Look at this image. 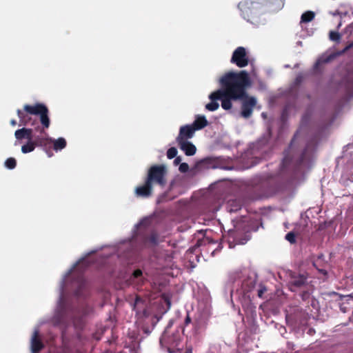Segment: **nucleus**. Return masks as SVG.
I'll list each match as a JSON object with an SVG mask.
<instances>
[{
    "instance_id": "nucleus-1",
    "label": "nucleus",
    "mask_w": 353,
    "mask_h": 353,
    "mask_svg": "<svg viewBox=\"0 0 353 353\" xmlns=\"http://www.w3.org/2000/svg\"><path fill=\"white\" fill-rule=\"evenodd\" d=\"M221 88L212 92L209 98L220 100L221 107L228 110L232 108V101H241V115L245 119L250 118L256 105V99L250 96L247 90L251 86L249 74L245 70L230 71L219 79Z\"/></svg>"
},
{
    "instance_id": "nucleus-2",
    "label": "nucleus",
    "mask_w": 353,
    "mask_h": 353,
    "mask_svg": "<svg viewBox=\"0 0 353 353\" xmlns=\"http://www.w3.org/2000/svg\"><path fill=\"white\" fill-rule=\"evenodd\" d=\"M19 118L20 125L34 126L32 132V141L38 142L37 147H41L47 150L51 147L52 139L49 137L46 130L50 128V119L48 107L41 103L34 105L26 104L23 110H17Z\"/></svg>"
},
{
    "instance_id": "nucleus-3",
    "label": "nucleus",
    "mask_w": 353,
    "mask_h": 353,
    "mask_svg": "<svg viewBox=\"0 0 353 353\" xmlns=\"http://www.w3.org/2000/svg\"><path fill=\"white\" fill-rule=\"evenodd\" d=\"M283 6L284 0H242L238 4L243 18L254 25L261 22L266 9L277 12Z\"/></svg>"
},
{
    "instance_id": "nucleus-4",
    "label": "nucleus",
    "mask_w": 353,
    "mask_h": 353,
    "mask_svg": "<svg viewBox=\"0 0 353 353\" xmlns=\"http://www.w3.org/2000/svg\"><path fill=\"white\" fill-rule=\"evenodd\" d=\"M183 327H173L170 321L162 333L159 343L161 347L168 353H178L183 348Z\"/></svg>"
},
{
    "instance_id": "nucleus-5",
    "label": "nucleus",
    "mask_w": 353,
    "mask_h": 353,
    "mask_svg": "<svg viewBox=\"0 0 353 353\" xmlns=\"http://www.w3.org/2000/svg\"><path fill=\"white\" fill-rule=\"evenodd\" d=\"M308 145L301 153L298 154L297 150L294 146V139L292 140L288 148L284 151L283 159L281 162V170H299L303 165L310 161L311 153L308 152Z\"/></svg>"
},
{
    "instance_id": "nucleus-6",
    "label": "nucleus",
    "mask_w": 353,
    "mask_h": 353,
    "mask_svg": "<svg viewBox=\"0 0 353 353\" xmlns=\"http://www.w3.org/2000/svg\"><path fill=\"white\" fill-rule=\"evenodd\" d=\"M167 168L163 164L153 165L148 170L145 180L152 185H157L163 188L167 183Z\"/></svg>"
},
{
    "instance_id": "nucleus-7",
    "label": "nucleus",
    "mask_w": 353,
    "mask_h": 353,
    "mask_svg": "<svg viewBox=\"0 0 353 353\" xmlns=\"http://www.w3.org/2000/svg\"><path fill=\"white\" fill-rule=\"evenodd\" d=\"M230 62L239 68L246 67L249 64V57L244 47L236 48L232 53Z\"/></svg>"
},
{
    "instance_id": "nucleus-8",
    "label": "nucleus",
    "mask_w": 353,
    "mask_h": 353,
    "mask_svg": "<svg viewBox=\"0 0 353 353\" xmlns=\"http://www.w3.org/2000/svg\"><path fill=\"white\" fill-rule=\"evenodd\" d=\"M307 276L304 274L296 275L294 273L290 274V280L289 281L290 290L296 292L299 289L304 288L307 286Z\"/></svg>"
},
{
    "instance_id": "nucleus-9",
    "label": "nucleus",
    "mask_w": 353,
    "mask_h": 353,
    "mask_svg": "<svg viewBox=\"0 0 353 353\" xmlns=\"http://www.w3.org/2000/svg\"><path fill=\"white\" fill-rule=\"evenodd\" d=\"M195 130L191 125H185L180 128L179 134L176 139V142L188 141L194 135Z\"/></svg>"
},
{
    "instance_id": "nucleus-10",
    "label": "nucleus",
    "mask_w": 353,
    "mask_h": 353,
    "mask_svg": "<svg viewBox=\"0 0 353 353\" xmlns=\"http://www.w3.org/2000/svg\"><path fill=\"white\" fill-rule=\"evenodd\" d=\"M134 193L137 197L148 198L152 195V185L146 180L143 185L135 188Z\"/></svg>"
},
{
    "instance_id": "nucleus-11",
    "label": "nucleus",
    "mask_w": 353,
    "mask_h": 353,
    "mask_svg": "<svg viewBox=\"0 0 353 353\" xmlns=\"http://www.w3.org/2000/svg\"><path fill=\"white\" fill-rule=\"evenodd\" d=\"M44 348V344L39 338V332L34 331L30 341V349L32 353H39Z\"/></svg>"
},
{
    "instance_id": "nucleus-12",
    "label": "nucleus",
    "mask_w": 353,
    "mask_h": 353,
    "mask_svg": "<svg viewBox=\"0 0 353 353\" xmlns=\"http://www.w3.org/2000/svg\"><path fill=\"white\" fill-rule=\"evenodd\" d=\"M32 132H34L32 128H22L15 131L14 136L15 138L19 141L23 139H27L29 141L32 139Z\"/></svg>"
},
{
    "instance_id": "nucleus-13",
    "label": "nucleus",
    "mask_w": 353,
    "mask_h": 353,
    "mask_svg": "<svg viewBox=\"0 0 353 353\" xmlns=\"http://www.w3.org/2000/svg\"><path fill=\"white\" fill-rule=\"evenodd\" d=\"M180 149L183 150L185 155L187 156H192L196 153V146L191 143L190 141H182L177 143Z\"/></svg>"
},
{
    "instance_id": "nucleus-14",
    "label": "nucleus",
    "mask_w": 353,
    "mask_h": 353,
    "mask_svg": "<svg viewBox=\"0 0 353 353\" xmlns=\"http://www.w3.org/2000/svg\"><path fill=\"white\" fill-rule=\"evenodd\" d=\"M243 202L240 199H230L226 203V210L229 212H236L241 210Z\"/></svg>"
},
{
    "instance_id": "nucleus-15",
    "label": "nucleus",
    "mask_w": 353,
    "mask_h": 353,
    "mask_svg": "<svg viewBox=\"0 0 353 353\" xmlns=\"http://www.w3.org/2000/svg\"><path fill=\"white\" fill-rule=\"evenodd\" d=\"M208 124V122L205 116H197L191 125L196 131L204 128Z\"/></svg>"
},
{
    "instance_id": "nucleus-16",
    "label": "nucleus",
    "mask_w": 353,
    "mask_h": 353,
    "mask_svg": "<svg viewBox=\"0 0 353 353\" xmlns=\"http://www.w3.org/2000/svg\"><path fill=\"white\" fill-rule=\"evenodd\" d=\"M130 282L132 284L139 285L143 281V272L140 269L135 270L130 277Z\"/></svg>"
},
{
    "instance_id": "nucleus-17",
    "label": "nucleus",
    "mask_w": 353,
    "mask_h": 353,
    "mask_svg": "<svg viewBox=\"0 0 353 353\" xmlns=\"http://www.w3.org/2000/svg\"><path fill=\"white\" fill-rule=\"evenodd\" d=\"M52 143L53 144V149L55 151H59V150H63V148H65L66 147V145H67V142H66L65 139L63 137H60L57 139H52Z\"/></svg>"
},
{
    "instance_id": "nucleus-18",
    "label": "nucleus",
    "mask_w": 353,
    "mask_h": 353,
    "mask_svg": "<svg viewBox=\"0 0 353 353\" xmlns=\"http://www.w3.org/2000/svg\"><path fill=\"white\" fill-rule=\"evenodd\" d=\"M36 147H37V142H33L32 139H30L26 144L21 146V152L24 154L29 153L34 151Z\"/></svg>"
},
{
    "instance_id": "nucleus-19",
    "label": "nucleus",
    "mask_w": 353,
    "mask_h": 353,
    "mask_svg": "<svg viewBox=\"0 0 353 353\" xmlns=\"http://www.w3.org/2000/svg\"><path fill=\"white\" fill-rule=\"evenodd\" d=\"M229 236H230V237H232L233 238V242L235 244L243 245V244L246 243V242L248 241V239H246V238H243V239L238 238L237 232H235V231L230 230L229 231Z\"/></svg>"
},
{
    "instance_id": "nucleus-20",
    "label": "nucleus",
    "mask_w": 353,
    "mask_h": 353,
    "mask_svg": "<svg viewBox=\"0 0 353 353\" xmlns=\"http://www.w3.org/2000/svg\"><path fill=\"white\" fill-rule=\"evenodd\" d=\"M315 17V14L312 11H307L302 14L301 17V22L308 23L312 21Z\"/></svg>"
},
{
    "instance_id": "nucleus-21",
    "label": "nucleus",
    "mask_w": 353,
    "mask_h": 353,
    "mask_svg": "<svg viewBox=\"0 0 353 353\" xmlns=\"http://www.w3.org/2000/svg\"><path fill=\"white\" fill-rule=\"evenodd\" d=\"M5 165L8 169H10V170L14 169L17 165L16 159L12 157H10V158L7 159L6 161H5Z\"/></svg>"
},
{
    "instance_id": "nucleus-22",
    "label": "nucleus",
    "mask_w": 353,
    "mask_h": 353,
    "mask_svg": "<svg viewBox=\"0 0 353 353\" xmlns=\"http://www.w3.org/2000/svg\"><path fill=\"white\" fill-rule=\"evenodd\" d=\"M210 99L212 101L210 103H208L205 105V108L210 111H215L219 108V103L216 101V100H212L210 98Z\"/></svg>"
},
{
    "instance_id": "nucleus-23",
    "label": "nucleus",
    "mask_w": 353,
    "mask_h": 353,
    "mask_svg": "<svg viewBox=\"0 0 353 353\" xmlns=\"http://www.w3.org/2000/svg\"><path fill=\"white\" fill-rule=\"evenodd\" d=\"M177 154V150L174 147H172L169 148L167 151V157L169 159H172L174 158Z\"/></svg>"
},
{
    "instance_id": "nucleus-24",
    "label": "nucleus",
    "mask_w": 353,
    "mask_h": 353,
    "mask_svg": "<svg viewBox=\"0 0 353 353\" xmlns=\"http://www.w3.org/2000/svg\"><path fill=\"white\" fill-rule=\"evenodd\" d=\"M330 39L334 41H339L341 39V34L336 31H330L329 34Z\"/></svg>"
},
{
    "instance_id": "nucleus-25",
    "label": "nucleus",
    "mask_w": 353,
    "mask_h": 353,
    "mask_svg": "<svg viewBox=\"0 0 353 353\" xmlns=\"http://www.w3.org/2000/svg\"><path fill=\"white\" fill-rule=\"evenodd\" d=\"M285 239L290 243L293 244L296 243V234L293 232H290L285 235Z\"/></svg>"
},
{
    "instance_id": "nucleus-26",
    "label": "nucleus",
    "mask_w": 353,
    "mask_h": 353,
    "mask_svg": "<svg viewBox=\"0 0 353 353\" xmlns=\"http://www.w3.org/2000/svg\"><path fill=\"white\" fill-rule=\"evenodd\" d=\"M303 81V76L302 74H299L294 81V84L295 86L299 85Z\"/></svg>"
},
{
    "instance_id": "nucleus-27",
    "label": "nucleus",
    "mask_w": 353,
    "mask_h": 353,
    "mask_svg": "<svg viewBox=\"0 0 353 353\" xmlns=\"http://www.w3.org/2000/svg\"><path fill=\"white\" fill-rule=\"evenodd\" d=\"M179 170L181 172L185 173L188 171L189 165L187 163H182L180 164Z\"/></svg>"
},
{
    "instance_id": "nucleus-28",
    "label": "nucleus",
    "mask_w": 353,
    "mask_h": 353,
    "mask_svg": "<svg viewBox=\"0 0 353 353\" xmlns=\"http://www.w3.org/2000/svg\"><path fill=\"white\" fill-rule=\"evenodd\" d=\"M301 296L303 301H305L310 297V292L307 290H303L301 294Z\"/></svg>"
},
{
    "instance_id": "nucleus-29",
    "label": "nucleus",
    "mask_w": 353,
    "mask_h": 353,
    "mask_svg": "<svg viewBox=\"0 0 353 353\" xmlns=\"http://www.w3.org/2000/svg\"><path fill=\"white\" fill-rule=\"evenodd\" d=\"M345 304H347V301L343 302L340 305V310L344 313H345L348 310V307L345 305Z\"/></svg>"
},
{
    "instance_id": "nucleus-30",
    "label": "nucleus",
    "mask_w": 353,
    "mask_h": 353,
    "mask_svg": "<svg viewBox=\"0 0 353 353\" xmlns=\"http://www.w3.org/2000/svg\"><path fill=\"white\" fill-rule=\"evenodd\" d=\"M265 291H266L265 288H261V289L259 290V291H258V296H259V297H262L263 293Z\"/></svg>"
},
{
    "instance_id": "nucleus-31",
    "label": "nucleus",
    "mask_w": 353,
    "mask_h": 353,
    "mask_svg": "<svg viewBox=\"0 0 353 353\" xmlns=\"http://www.w3.org/2000/svg\"><path fill=\"white\" fill-rule=\"evenodd\" d=\"M142 300L139 297V296H137L136 299H135V301H134V305H133V308L134 309L136 305L139 303V302H141Z\"/></svg>"
},
{
    "instance_id": "nucleus-32",
    "label": "nucleus",
    "mask_w": 353,
    "mask_h": 353,
    "mask_svg": "<svg viewBox=\"0 0 353 353\" xmlns=\"http://www.w3.org/2000/svg\"><path fill=\"white\" fill-rule=\"evenodd\" d=\"M190 322H191V318L190 317V315L188 314L185 317L184 323L185 325H188L189 323H190Z\"/></svg>"
},
{
    "instance_id": "nucleus-33",
    "label": "nucleus",
    "mask_w": 353,
    "mask_h": 353,
    "mask_svg": "<svg viewBox=\"0 0 353 353\" xmlns=\"http://www.w3.org/2000/svg\"><path fill=\"white\" fill-rule=\"evenodd\" d=\"M181 161V157H176V159H174V162L175 164H179Z\"/></svg>"
},
{
    "instance_id": "nucleus-34",
    "label": "nucleus",
    "mask_w": 353,
    "mask_h": 353,
    "mask_svg": "<svg viewBox=\"0 0 353 353\" xmlns=\"http://www.w3.org/2000/svg\"><path fill=\"white\" fill-rule=\"evenodd\" d=\"M150 241L152 242V243H157V240H156V236L155 235H152L151 237H150Z\"/></svg>"
},
{
    "instance_id": "nucleus-35",
    "label": "nucleus",
    "mask_w": 353,
    "mask_h": 353,
    "mask_svg": "<svg viewBox=\"0 0 353 353\" xmlns=\"http://www.w3.org/2000/svg\"><path fill=\"white\" fill-rule=\"evenodd\" d=\"M185 353H192V347H187Z\"/></svg>"
},
{
    "instance_id": "nucleus-36",
    "label": "nucleus",
    "mask_w": 353,
    "mask_h": 353,
    "mask_svg": "<svg viewBox=\"0 0 353 353\" xmlns=\"http://www.w3.org/2000/svg\"><path fill=\"white\" fill-rule=\"evenodd\" d=\"M10 124L12 125V126H15L17 125V121L14 120V119H12L10 121Z\"/></svg>"
},
{
    "instance_id": "nucleus-37",
    "label": "nucleus",
    "mask_w": 353,
    "mask_h": 353,
    "mask_svg": "<svg viewBox=\"0 0 353 353\" xmlns=\"http://www.w3.org/2000/svg\"><path fill=\"white\" fill-rule=\"evenodd\" d=\"M321 272L323 274H327V272L325 270H321Z\"/></svg>"
},
{
    "instance_id": "nucleus-38",
    "label": "nucleus",
    "mask_w": 353,
    "mask_h": 353,
    "mask_svg": "<svg viewBox=\"0 0 353 353\" xmlns=\"http://www.w3.org/2000/svg\"><path fill=\"white\" fill-rule=\"evenodd\" d=\"M85 260L84 259H82L81 261H79V263H84Z\"/></svg>"
}]
</instances>
